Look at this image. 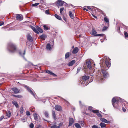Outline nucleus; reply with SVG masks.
I'll return each instance as SVG.
<instances>
[{
  "label": "nucleus",
  "instance_id": "obj_1",
  "mask_svg": "<svg viewBox=\"0 0 128 128\" xmlns=\"http://www.w3.org/2000/svg\"><path fill=\"white\" fill-rule=\"evenodd\" d=\"M110 60L108 58H106L105 60V62H103L102 61L100 62V66L103 75L104 77L107 78L109 76L106 70L108 69L110 66Z\"/></svg>",
  "mask_w": 128,
  "mask_h": 128
},
{
  "label": "nucleus",
  "instance_id": "obj_2",
  "mask_svg": "<svg viewBox=\"0 0 128 128\" xmlns=\"http://www.w3.org/2000/svg\"><path fill=\"white\" fill-rule=\"evenodd\" d=\"M124 100L121 98L119 97H114L112 100V103L114 108H118V103L119 102H124Z\"/></svg>",
  "mask_w": 128,
  "mask_h": 128
},
{
  "label": "nucleus",
  "instance_id": "obj_3",
  "mask_svg": "<svg viewBox=\"0 0 128 128\" xmlns=\"http://www.w3.org/2000/svg\"><path fill=\"white\" fill-rule=\"evenodd\" d=\"M8 50L10 52H14L16 50V46L11 42L8 44Z\"/></svg>",
  "mask_w": 128,
  "mask_h": 128
},
{
  "label": "nucleus",
  "instance_id": "obj_4",
  "mask_svg": "<svg viewBox=\"0 0 128 128\" xmlns=\"http://www.w3.org/2000/svg\"><path fill=\"white\" fill-rule=\"evenodd\" d=\"M56 3L57 5L58 8H59V6H66L67 4L64 1L60 0L57 1Z\"/></svg>",
  "mask_w": 128,
  "mask_h": 128
},
{
  "label": "nucleus",
  "instance_id": "obj_5",
  "mask_svg": "<svg viewBox=\"0 0 128 128\" xmlns=\"http://www.w3.org/2000/svg\"><path fill=\"white\" fill-rule=\"evenodd\" d=\"M86 63L88 68L90 69H91L92 67L91 62L88 60H86Z\"/></svg>",
  "mask_w": 128,
  "mask_h": 128
},
{
  "label": "nucleus",
  "instance_id": "obj_6",
  "mask_svg": "<svg viewBox=\"0 0 128 128\" xmlns=\"http://www.w3.org/2000/svg\"><path fill=\"white\" fill-rule=\"evenodd\" d=\"M16 18L17 20H21L23 19V17L21 14H18L16 16Z\"/></svg>",
  "mask_w": 128,
  "mask_h": 128
},
{
  "label": "nucleus",
  "instance_id": "obj_7",
  "mask_svg": "<svg viewBox=\"0 0 128 128\" xmlns=\"http://www.w3.org/2000/svg\"><path fill=\"white\" fill-rule=\"evenodd\" d=\"M92 112L94 113H96L97 115L99 117H102V116L98 112V110H92Z\"/></svg>",
  "mask_w": 128,
  "mask_h": 128
},
{
  "label": "nucleus",
  "instance_id": "obj_8",
  "mask_svg": "<svg viewBox=\"0 0 128 128\" xmlns=\"http://www.w3.org/2000/svg\"><path fill=\"white\" fill-rule=\"evenodd\" d=\"M24 87L26 88L27 89V90H28V91L30 92L33 95V96H34L35 94L33 93V92L32 90L29 88L27 86H25Z\"/></svg>",
  "mask_w": 128,
  "mask_h": 128
},
{
  "label": "nucleus",
  "instance_id": "obj_9",
  "mask_svg": "<svg viewBox=\"0 0 128 128\" xmlns=\"http://www.w3.org/2000/svg\"><path fill=\"white\" fill-rule=\"evenodd\" d=\"M69 124L68 126H71L74 123V119L72 118H70L69 119Z\"/></svg>",
  "mask_w": 128,
  "mask_h": 128
},
{
  "label": "nucleus",
  "instance_id": "obj_10",
  "mask_svg": "<svg viewBox=\"0 0 128 128\" xmlns=\"http://www.w3.org/2000/svg\"><path fill=\"white\" fill-rule=\"evenodd\" d=\"M12 90L15 94H18L19 92V90L16 88L14 87L12 88Z\"/></svg>",
  "mask_w": 128,
  "mask_h": 128
},
{
  "label": "nucleus",
  "instance_id": "obj_11",
  "mask_svg": "<svg viewBox=\"0 0 128 128\" xmlns=\"http://www.w3.org/2000/svg\"><path fill=\"white\" fill-rule=\"evenodd\" d=\"M89 76H82V79L81 80V81H86L89 78Z\"/></svg>",
  "mask_w": 128,
  "mask_h": 128
},
{
  "label": "nucleus",
  "instance_id": "obj_12",
  "mask_svg": "<svg viewBox=\"0 0 128 128\" xmlns=\"http://www.w3.org/2000/svg\"><path fill=\"white\" fill-rule=\"evenodd\" d=\"M30 27L37 34H38L39 33V32L37 30V28L36 29V28L32 26H30Z\"/></svg>",
  "mask_w": 128,
  "mask_h": 128
},
{
  "label": "nucleus",
  "instance_id": "obj_13",
  "mask_svg": "<svg viewBox=\"0 0 128 128\" xmlns=\"http://www.w3.org/2000/svg\"><path fill=\"white\" fill-rule=\"evenodd\" d=\"M27 39L29 41L32 42V41L33 39L32 38V37L29 34H27Z\"/></svg>",
  "mask_w": 128,
  "mask_h": 128
},
{
  "label": "nucleus",
  "instance_id": "obj_14",
  "mask_svg": "<svg viewBox=\"0 0 128 128\" xmlns=\"http://www.w3.org/2000/svg\"><path fill=\"white\" fill-rule=\"evenodd\" d=\"M55 108L56 110L58 111H60L61 110V107L58 105H56L55 107Z\"/></svg>",
  "mask_w": 128,
  "mask_h": 128
},
{
  "label": "nucleus",
  "instance_id": "obj_15",
  "mask_svg": "<svg viewBox=\"0 0 128 128\" xmlns=\"http://www.w3.org/2000/svg\"><path fill=\"white\" fill-rule=\"evenodd\" d=\"M100 120L102 122H105L107 124H109L110 123V122L108 121L106 119L104 118H100Z\"/></svg>",
  "mask_w": 128,
  "mask_h": 128
},
{
  "label": "nucleus",
  "instance_id": "obj_16",
  "mask_svg": "<svg viewBox=\"0 0 128 128\" xmlns=\"http://www.w3.org/2000/svg\"><path fill=\"white\" fill-rule=\"evenodd\" d=\"M75 62V60H73L71 62H69L68 64V65L69 66H72L74 64Z\"/></svg>",
  "mask_w": 128,
  "mask_h": 128
},
{
  "label": "nucleus",
  "instance_id": "obj_17",
  "mask_svg": "<svg viewBox=\"0 0 128 128\" xmlns=\"http://www.w3.org/2000/svg\"><path fill=\"white\" fill-rule=\"evenodd\" d=\"M80 82L84 86H86L88 84L86 81L81 80Z\"/></svg>",
  "mask_w": 128,
  "mask_h": 128
},
{
  "label": "nucleus",
  "instance_id": "obj_18",
  "mask_svg": "<svg viewBox=\"0 0 128 128\" xmlns=\"http://www.w3.org/2000/svg\"><path fill=\"white\" fill-rule=\"evenodd\" d=\"M78 49L77 47H76L72 51V53L74 54H75L77 53L78 52Z\"/></svg>",
  "mask_w": 128,
  "mask_h": 128
},
{
  "label": "nucleus",
  "instance_id": "obj_19",
  "mask_svg": "<svg viewBox=\"0 0 128 128\" xmlns=\"http://www.w3.org/2000/svg\"><path fill=\"white\" fill-rule=\"evenodd\" d=\"M98 80L100 81L101 82H102L104 81V79L102 78V76H100V74H98Z\"/></svg>",
  "mask_w": 128,
  "mask_h": 128
},
{
  "label": "nucleus",
  "instance_id": "obj_20",
  "mask_svg": "<svg viewBox=\"0 0 128 128\" xmlns=\"http://www.w3.org/2000/svg\"><path fill=\"white\" fill-rule=\"evenodd\" d=\"M46 48L48 50H50L51 49V47L50 44H47Z\"/></svg>",
  "mask_w": 128,
  "mask_h": 128
},
{
  "label": "nucleus",
  "instance_id": "obj_21",
  "mask_svg": "<svg viewBox=\"0 0 128 128\" xmlns=\"http://www.w3.org/2000/svg\"><path fill=\"white\" fill-rule=\"evenodd\" d=\"M46 72L49 74H50L52 76H56V75L55 74H54L52 72H50L49 70H47L46 71Z\"/></svg>",
  "mask_w": 128,
  "mask_h": 128
},
{
  "label": "nucleus",
  "instance_id": "obj_22",
  "mask_svg": "<svg viewBox=\"0 0 128 128\" xmlns=\"http://www.w3.org/2000/svg\"><path fill=\"white\" fill-rule=\"evenodd\" d=\"M12 103L16 107V108H18V107L19 106L18 104L15 101H12Z\"/></svg>",
  "mask_w": 128,
  "mask_h": 128
},
{
  "label": "nucleus",
  "instance_id": "obj_23",
  "mask_svg": "<svg viewBox=\"0 0 128 128\" xmlns=\"http://www.w3.org/2000/svg\"><path fill=\"white\" fill-rule=\"evenodd\" d=\"M37 30L40 32L42 33L43 32V30L41 28L37 26L36 27Z\"/></svg>",
  "mask_w": 128,
  "mask_h": 128
},
{
  "label": "nucleus",
  "instance_id": "obj_24",
  "mask_svg": "<svg viewBox=\"0 0 128 128\" xmlns=\"http://www.w3.org/2000/svg\"><path fill=\"white\" fill-rule=\"evenodd\" d=\"M52 116L54 120L56 119V115L55 114V112L54 111H52Z\"/></svg>",
  "mask_w": 128,
  "mask_h": 128
},
{
  "label": "nucleus",
  "instance_id": "obj_25",
  "mask_svg": "<svg viewBox=\"0 0 128 128\" xmlns=\"http://www.w3.org/2000/svg\"><path fill=\"white\" fill-rule=\"evenodd\" d=\"M55 17L57 18V19L59 20H62V18L60 16H59L57 14H55L54 15Z\"/></svg>",
  "mask_w": 128,
  "mask_h": 128
},
{
  "label": "nucleus",
  "instance_id": "obj_26",
  "mask_svg": "<svg viewBox=\"0 0 128 128\" xmlns=\"http://www.w3.org/2000/svg\"><path fill=\"white\" fill-rule=\"evenodd\" d=\"M44 113L46 117L48 118L49 114L48 112L47 111H45L44 112Z\"/></svg>",
  "mask_w": 128,
  "mask_h": 128
},
{
  "label": "nucleus",
  "instance_id": "obj_27",
  "mask_svg": "<svg viewBox=\"0 0 128 128\" xmlns=\"http://www.w3.org/2000/svg\"><path fill=\"white\" fill-rule=\"evenodd\" d=\"M54 124L52 125V126H51V128H59V126H58L56 125V122H55L54 123Z\"/></svg>",
  "mask_w": 128,
  "mask_h": 128
},
{
  "label": "nucleus",
  "instance_id": "obj_28",
  "mask_svg": "<svg viewBox=\"0 0 128 128\" xmlns=\"http://www.w3.org/2000/svg\"><path fill=\"white\" fill-rule=\"evenodd\" d=\"M33 116L34 119L36 120H38V116L37 114L34 113V114Z\"/></svg>",
  "mask_w": 128,
  "mask_h": 128
},
{
  "label": "nucleus",
  "instance_id": "obj_29",
  "mask_svg": "<svg viewBox=\"0 0 128 128\" xmlns=\"http://www.w3.org/2000/svg\"><path fill=\"white\" fill-rule=\"evenodd\" d=\"M104 21L107 23H108V25L109 24V19L106 17H104Z\"/></svg>",
  "mask_w": 128,
  "mask_h": 128
},
{
  "label": "nucleus",
  "instance_id": "obj_30",
  "mask_svg": "<svg viewBox=\"0 0 128 128\" xmlns=\"http://www.w3.org/2000/svg\"><path fill=\"white\" fill-rule=\"evenodd\" d=\"M70 56V53L69 52H67L65 54V57L66 59L68 58Z\"/></svg>",
  "mask_w": 128,
  "mask_h": 128
},
{
  "label": "nucleus",
  "instance_id": "obj_31",
  "mask_svg": "<svg viewBox=\"0 0 128 128\" xmlns=\"http://www.w3.org/2000/svg\"><path fill=\"white\" fill-rule=\"evenodd\" d=\"M69 14L71 18L72 19H73L74 18V16L73 14L71 11H70L69 12Z\"/></svg>",
  "mask_w": 128,
  "mask_h": 128
},
{
  "label": "nucleus",
  "instance_id": "obj_32",
  "mask_svg": "<svg viewBox=\"0 0 128 128\" xmlns=\"http://www.w3.org/2000/svg\"><path fill=\"white\" fill-rule=\"evenodd\" d=\"M75 126L77 128H81L80 126V124L78 123H76L74 124Z\"/></svg>",
  "mask_w": 128,
  "mask_h": 128
},
{
  "label": "nucleus",
  "instance_id": "obj_33",
  "mask_svg": "<svg viewBox=\"0 0 128 128\" xmlns=\"http://www.w3.org/2000/svg\"><path fill=\"white\" fill-rule=\"evenodd\" d=\"M100 125L101 128H104L106 126V124L103 122L100 123Z\"/></svg>",
  "mask_w": 128,
  "mask_h": 128
},
{
  "label": "nucleus",
  "instance_id": "obj_34",
  "mask_svg": "<svg viewBox=\"0 0 128 128\" xmlns=\"http://www.w3.org/2000/svg\"><path fill=\"white\" fill-rule=\"evenodd\" d=\"M96 36H104V35L103 34H96L94 35Z\"/></svg>",
  "mask_w": 128,
  "mask_h": 128
},
{
  "label": "nucleus",
  "instance_id": "obj_35",
  "mask_svg": "<svg viewBox=\"0 0 128 128\" xmlns=\"http://www.w3.org/2000/svg\"><path fill=\"white\" fill-rule=\"evenodd\" d=\"M11 113L10 112L8 111L6 112V116L8 117H10L11 115Z\"/></svg>",
  "mask_w": 128,
  "mask_h": 128
},
{
  "label": "nucleus",
  "instance_id": "obj_36",
  "mask_svg": "<svg viewBox=\"0 0 128 128\" xmlns=\"http://www.w3.org/2000/svg\"><path fill=\"white\" fill-rule=\"evenodd\" d=\"M96 31L94 29L92 30V34L93 35H94L96 34Z\"/></svg>",
  "mask_w": 128,
  "mask_h": 128
},
{
  "label": "nucleus",
  "instance_id": "obj_37",
  "mask_svg": "<svg viewBox=\"0 0 128 128\" xmlns=\"http://www.w3.org/2000/svg\"><path fill=\"white\" fill-rule=\"evenodd\" d=\"M46 36L44 35H42L40 36V38L43 40H45Z\"/></svg>",
  "mask_w": 128,
  "mask_h": 128
},
{
  "label": "nucleus",
  "instance_id": "obj_38",
  "mask_svg": "<svg viewBox=\"0 0 128 128\" xmlns=\"http://www.w3.org/2000/svg\"><path fill=\"white\" fill-rule=\"evenodd\" d=\"M24 109L23 107H21L20 108V113L21 114H22L23 112Z\"/></svg>",
  "mask_w": 128,
  "mask_h": 128
},
{
  "label": "nucleus",
  "instance_id": "obj_39",
  "mask_svg": "<svg viewBox=\"0 0 128 128\" xmlns=\"http://www.w3.org/2000/svg\"><path fill=\"white\" fill-rule=\"evenodd\" d=\"M64 10V8H60V12L61 14H62V11Z\"/></svg>",
  "mask_w": 128,
  "mask_h": 128
},
{
  "label": "nucleus",
  "instance_id": "obj_40",
  "mask_svg": "<svg viewBox=\"0 0 128 128\" xmlns=\"http://www.w3.org/2000/svg\"><path fill=\"white\" fill-rule=\"evenodd\" d=\"M13 96L14 97H16L17 98H21L22 97V96L20 95H13Z\"/></svg>",
  "mask_w": 128,
  "mask_h": 128
},
{
  "label": "nucleus",
  "instance_id": "obj_41",
  "mask_svg": "<svg viewBox=\"0 0 128 128\" xmlns=\"http://www.w3.org/2000/svg\"><path fill=\"white\" fill-rule=\"evenodd\" d=\"M39 4V3H37L32 4V6L35 7L38 6Z\"/></svg>",
  "mask_w": 128,
  "mask_h": 128
},
{
  "label": "nucleus",
  "instance_id": "obj_42",
  "mask_svg": "<svg viewBox=\"0 0 128 128\" xmlns=\"http://www.w3.org/2000/svg\"><path fill=\"white\" fill-rule=\"evenodd\" d=\"M44 28V30H48V27L46 25H44L43 26Z\"/></svg>",
  "mask_w": 128,
  "mask_h": 128
},
{
  "label": "nucleus",
  "instance_id": "obj_43",
  "mask_svg": "<svg viewBox=\"0 0 128 128\" xmlns=\"http://www.w3.org/2000/svg\"><path fill=\"white\" fill-rule=\"evenodd\" d=\"M30 109L32 112H34L35 110L34 108L33 107L30 108Z\"/></svg>",
  "mask_w": 128,
  "mask_h": 128
},
{
  "label": "nucleus",
  "instance_id": "obj_44",
  "mask_svg": "<svg viewBox=\"0 0 128 128\" xmlns=\"http://www.w3.org/2000/svg\"><path fill=\"white\" fill-rule=\"evenodd\" d=\"M92 108H93L91 106H90L88 108V110L92 112V110H92Z\"/></svg>",
  "mask_w": 128,
  "mask_h": 128
},
{
  "label": "nucleus",
  "instance_id": "obj_45",
  "mask_svg": "<svg viewBox=\"0 0 128 128\" xmlns=\"http://www.w3.org/2000/svg\"><path fill=\"white\" fill-rule=\"evenodd\" d=\"M30 126L31 128H33L34 127V125L33 124L31 123L30 124Z\"/></svg>",
  "mask_w": 128,
  "mask_h": 128
},
{
  "label": "nucleus",
  "instance_id": "obj_46",
  "mask_svg": "<svg viewBox=\"0 0 128 128\" xmlns=\"http://www.w3.org/2000/svg\"><path fill=\"white\" fill-rule=\"evenodd\" d=\"M107 28L108 27H107L104 26L103 27L102 30L103 31H105L107 29Z\"/></svg>",
  "mask_w": 128,
  "mask_h": 128
},
{
  "label": "nucleus",
  "instance_id": "obj_47",
  "mask_svg": "<svg viewBox=\"0 0 128 128\" xmlns=\"http://www.w3.org/2000/svg\"><path fill=\"white\" fill-rule=\"evenodd\" d=\"M124 35L126 37H128V34L127 32H124Z\"/></svg>",
  "mask_w": 128,
  "mask_h": 128
},
{
  "label": "nucleus",
  "instance_id": "obj_48",
  "mask_svg": "<svg viewBox=\"0 0 128 128\" xmlns=\"http://www.w3.org/2000/svg\"><path fill=\"white\" fill-rule=\"evenodd\" d=\"M26 114L27 116H30V113L28 111H27L26 112Z\"/></svg>",
  "mask_w": 128,
  "mask_h": 128
},
{
  "label": "nucleus",
  "instance_id": "obj_49",
  "mask_svg": "<svg viewBox=\"0 0 128 128\" xmlns=\"http://www.w3.org/2000/svg\"><path fill=\"white\" fill-rule=\"evenodd\" d=\"M63 124V123H60L59 124L58 126H59L60 128V126H62V125Z\"/></svg>",
  "mask_w": 128,
  "mask_h": 128
},
{
  "label": "nucleus",
  "instance_id": "obj_50",
  "mask_svg": "<svg viewBox=\"0 0 128 128\" xmlns=\"http://www.w3.org/2000/svg\"><path fill=\"white\" fill-rule=\"evenodd\" d=\"M4 118V116H2L0 118V122L2 121V120Z\"/></svg>",
  "mask_w": 128,
  "mask_h": 128
},
{
  "label": "nucleus",
  "instance_id": "obj_51",
  "mask_svg": "<svg viewBox=\"0 0 128 128\" xmlns=\"http://www.w3.org/2000/svg\"><path fill=\"white\" fill-rule=\"evenodd\" d=\"M92 128H98V127L94 125L92 126Z\"/></svg>",
  "mask_w": 128,
  "mask_h": 128
},
{
  "label": "nucleus",
  "instance_id": "obj_52",
  "mask_svg": "<svg viewBox=\"0 0 128 128\" xmlns=\"http://www.w3.org/2000/svg\"><path fill=\"white\" fill-rule=\"evenodd\" d=\"M47 14H49V13L48 12V10H46L45 12Z\"/></svg>",
  "mask_w": 128,
  "mask_h": 128
},
{
  "label": "nucleus",
  "instance_id": "obj_53",
  "mask_svg": "<svg viewBox=\"0 0 128 128\" xmlns=\"http://www.w3.org/2000/svg\"><path fill=\"white\" fill-rule=\"evenodd\" d=\"M80 67H79L78 68H77V73H78V72L80 71Z\"/></svg>",
  "mask_w": 128,
  "mask_h": 128
},
{
  "label": "nucleus",
  "instance_id": "obj_54",
  "mask_svg": "<svg viewBox=\"0 0 128 128\" xmlns=\"http://www.w3.org/2000/svg\"><path fill=\"white\" fill-rule=\"evenodd\" d=\"M4 24V22H2L1 23H0V26H1Z\"/></svg>",
  "mask_w": 128,
  "mask_h": 128
},
{
  "label": "nucleus",
  "instance_id": "obj_55",
  "mask_svg": "<svg viewBox=\"0 0 128 128\" xmlns=\"http://www.w3.org/2000/svg\"><path fill=\"white\" fill-rule=\"evenodd\" d=\"M83 107L86 110H88L87 108V107L86 106H83Z\"/></svg>",
  "mask_w": 128,
  "mask_h": 128
},
{
  "label": "nucleus",
  "instance_id": "obj_56",
  "mask_svg": "<svg viewBox=\"0 0 128 128\" xmlns=\"http://www.w3.org/2000/svg\"><path fill=\"white\" fill-rule=\"evenodd\" d=\"M122 110L124 112H125L126 111V109L125 108H124V107L122 108Z\"/></svg>",
  "mask_w": 128,
  "mask_h": 128
},
{
  "label": "nucleus",
  "instance_id": "obj_57",
  "mask_svg": "<svg viewBox=\"0 0 128 128\" xmlns=\"http://www.w3.org/2000/svg\"><path fill=\"white\" fill-rule=\"evenodd\" d=\"M87 8L89 10H91V8L90 6H88L87 7Z\"/></svg>",
  "mask_w": 128,
  "mask_h": 128
},
{
  "label": "nucleus",
  "instance_id": "obj_58",
  "mask_svg": "<svg viewBox=\"0 0 128 128\" xmlns=\"http://www.w3.org/2000/svg\"><path fill=\"white\" fill-rule=\"evenodd\" d=\"M46 101V99L43 100H42V101L43 102H45Z\"/></svg>",
  "mask_w": 128,
  "mask_h": 128
},
{
  "label": "nucleus",
  "instance_id": "obj_59",
  "mask_svg": "<svg viewBox=\"0 0 128 128\" xmlns=\"http://www.w3.org/2000/svg\"><path fill=\"white\" fill-rule=\"evenodd\" d=\"M92 16L94 18H97V17L96 16H94V15H93V14H92Z\"/></svg>",
  "mask_w": 128,
  "mask_h": 128
},
{
  "label": "nucleus",
  "instance_id": "obj_60",
  "mask_svg": "<svg viewBox=\"0 0 128 128\" xmlns=\"http://www.w3.org/2000/svg\"><path fill=\"white\" fill-rule=\"evenodd\" d=\"M84 10H86V11H88V10L86 8H84Z\"/></svg>",
  "mask_w": 128,
  "mask_h": 128
},
{
  "label": "nucleus",
  "instance_id": "obj_61",
  "mask_svg": "<svg viewBox=\"0 0 128 128\" xmlns=\"http://www.w3.org/2000/svg\"><path fill=\"white\" fill-rule=\"evenodd\" d=\"M25 54V50L24 51V52L23 53V55H24Z\"/></svg>",
  "mask_w": 128,
  "mask_h": 128
},
{
  "label": "nucleus",
  "instance_id": "obj_62",
  "mask_svg": "<svg viewBox=\"0 0 128 128\" xmlns=\"http://www.w3.org/2000/svg\"><path fill=\"white\" fill-rule=\"evenodd\" d=\"M19 54L20 55H22V53L21 52H19Z\"/></svg>",
  "mask_w": 128,
  "mask_h": 128
},
{
  "label": "nucleus",
  "instance_id": "obj_63",
  "mask_svg": "<svg viewBox=\"0 0 128 128\" xmlns=\"http://www.w3.org/2000/svg\"><path fill=\"white\" fill-rule=\"evenodd\" d=\"M64 100L66 101V102L67 103H68V102L67 101H66V100Z\"/></svg>",
  "mask_w": 128,
  "mask_h": 128
},
{
  "label": "nucleus",
  "instance_id": "obj_64",
  "mask_svg": "<svg viewBox=\"0 0 128 128\" xmlns=\"http://www.w3.org/2000/svg\"><path fill=\"white\" fill-rule=\"evenodd\" d=\"M84 113L85 114H88V113H86L85 112H84Z\"/></svg>",
  "mask_w": 128,
  "mask_h": 128
}]
</instances>
